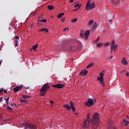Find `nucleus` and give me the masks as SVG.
Masks as SVG:
<instances>
[{
  "mask_svg": "<svg viewBox=\"0 0 129 129\" xmlns=\"http://www.w3.org/2000/svg\"><path fill=\"white\" fill-rule=\"evenodd\" d=\"M48 10H50V11H52V10H53V9H54V6H53L52 5L48 6Z\"/></svg>",
  "mask_w": 129,
  "mask_h": 129,
  "instance_id": "25",
  "label": "nucleus"
},
{
  "mask_svg": "<svg viewBox=\"0 0 129 129\" xmlns=\"http://www.w3.org/2000/svg\"><path fill=\"white\" fill-rule=\"evenodd\" d=\"M27 128H30V129H37V126L34 125L33 124L26 123L25 124L24 129H27Z\"/></svg>",
  "mask_w": 129,
  "mask_h": 129,
  "instance_id": "4",
  "label": "nucleus"
},
{
  "mask_svg": "<svg viewBox=\"0 0 129 129\" xmlns=\"http://www.w3.org/2000/svg\"><path fill=\"white\" fill-rule=\"evenodd\" d=\"M50 88H51L50 87L49 83L45 84L40 89V96H45V95H46V94L47 93V91L49 90Z\"/></svg>",
  "mask_w": 129,
  "mask_h": 129,
  "instance_id": "2",
  "label": "nucleus"
},
{
  "mask_svg": "<svg viewBox=\"0 0 129 129\" xmlns=\"http://www.w3.org/2000/svg\"><path fill=\"white\" fill-rule=\"evenodd\" d=\"M121 63H123L124 65H127V61L125 58L123 57L122 59Z\"/></svg>",
  "mask_w": 129,
  "mask_h": 129,
  "instance_id": "16",
  "label": "nucleus"
},
{
  "mask_svg": "<svg viewBox=\"0 0 129 129\" xmlns=\"http://www.w3.org/2000/svg\"><path fill=\"white\" fill-rule=\"evenodd\" d=\"M94 102V100L92 99H89L87 102H85V105L87 106H92L93 105V103Z\"/></svg>",
  "mask_w": 129,
  "mask_h": 129,
  "instance_id": "5",
  "label": "nucleus"
},
{
  "mask_svg": "<svg viewBox=\"0 0 129 129\" xmlns=\"http://www.w3.org/2000/svg\"><path fill=\"white\" fill-rule=\"evenodd\" d=\"M6 100V103L8 105L9 104V100H10V97H8L7 98L4 99Z\"/></svg>",
  "mask_w": 129,
  "mask_h": 129,
  "instance_id": "27",
  "label": "nucleus"
},
{
  "mask_svg": "<svg viewBox=\"0 0 129 129\" xmlns=\"http://www.w3.org/2000/svg\"><path fill=\"white\" fill-rule=\"evenodd\" d=\"M32 50H33V48L30 49V51H32Z\"/></svg>",
  "mask_w": 129,
  "mask_h": 129,
  "instance_id": "59",
  "label": "nucleus"
},
{
  "mask_svg": "<svg viewBox=\"0 0 129 129\" xmlns=\"http://www.w3.org/2000/svg\"><path fill=\"white\" fill-rule=\"evenodd\" d=\"M103 45V43H99L97 44V47H98L99 48H100V47H102Z\"/></svg>",
  "mask_w": 129,
  "mask_h": 129,
  "instance_id": "29",
  "label": "nucleus"
},
{
  "mask_svg": "<svg viewBox=\"0 0 129 129\" xmlns=\"http://www.w3.org/2000/svg\"><path fill=\"white\" fill-rule=\"evenodd\" d=\"M23 88V85H21L20 86H17L15 88H13V91L14 92L16 93L18 91H20Z\"/></svg>",
  "mask_w": 129,
  "mask_h": 129,
  "instance_id": "7",
  "label": "nucleus"
},
{
  "mask_svg": "<svg viewBox=\"0 0 129 129\" xmlns=\"http://www.w3.org/2000/svg\"><path fill=\"white\" fill-rule=\"evenodd\" d=\"M117 47H118V46L117 45V44H115L114 45H113L111 47V50L112 51V50H114V51H115V50H116V49H117Z\"/></svg>",
  "mask_w": 129,
  "mask_h": 129,
  "instance_id": "18",
  "label": "nucleus"
},
{
  "mask_svg": "<svg viewBox=\"0 0 129 129\" xmlns=\"http://www.w3.org/2000/svg\"><path fill=\"white\" fill-rule=\"evenodd\" d=\"M69 30V28H65L64 29H63V31L64 32H66L67 31H68Z\"/></svg>",
  "mask_w": 129,
  "mask_h": 129,
  "instance_id": "40",
  "label": "nucleus"
},
{
  "mask_svg": "<svg viewBox=\"0 0 129 129\" xmlns=\"http://www.w3.org/2000/svg\"><path fill=\"white\" fill-rule=\"evenodd\" d=\"M100 39V38L99 37H98L97 39H96L95 40V43H96L97 42H98V41H99V39Z\"/></svg>",
  "mask_w": 129,
  "mask_h": 129,
  "instance_id": "39",
  "label": "nucleus"
},
{
  "mask_svg": "<svg viewBox=\"0 0 129 129\" xmlns=\"http://www.w3.org/2000/svg\"><path fill=\"white\" fill-rule=\"evenodd\" d=\"M81 6L79 4H77L74 6V8H78V9H80Z\"/></svg>",
  "mask_w": 129,
  "mask_h": 129,
  "instance_id": "33",
  "label": "nucleus"
},
{
  "mask_svg": "<svg viewBox=\"0 0 129 129\" xmlns=\"http://www.w3.org/2000/svg\"><path fill=\"white\" fill-rule=\"evenodd\" d=\"M63 107H64V108H66L67 109H68V110H70L71 109V107H70L69 106V105H68V104H65L63 106Z\"/></svg>",
  "mask_w": 129,
  "mask_h": 129,
  "instance_id": "19",
  "label": "nucleus"
},
{
  "mask_svg": "<svg viewBox=\"0 0 129 129\" xmlns=\"http://www.w3.org/2000/svg\"><path fill=\"white\" fill-rule=\"evenodd\" d=\"M87 119L85 120L82 125L83 128H88V127H89V123L90 122V117L89 116V114L87 115Z\"/></svg>",
  "mask_w": 129,
  "mask_h": 129,
  "instance_id": "3",
  "label": "nucleus"
},
{
  "mask_svg": "<svg viewBox=\"0 0 129 129\" xmlns=\"http://www.w3.org/2000/svg\"><path fill=\"white\" fill-rule=\"evenodd\" d=\"M104 79L103 78H101L100 77H98L97 78V81L100 82V84L103 86V87H104L105 85H104V82H103Z\"/></svg>",
  "mask_w": 129,
  "mask_h": 129,
  "instance_id": "6",
  "label": "nucleus"
},
{
  "mask_svg": "<svg viewBox=\"0 0 129 129\" xmlns=\"http://www.w3.org/2000/svg\"><path fill=\"white\" fill-rule=\"evenodd\" d=\"M78 10H79V9H74L73 11H74L75 12H76V11H78Z\"/></svg>",
  "mask_w": 129,
  "mask_h": 129,
  "instance_id": "49",
  "label": "nucleus"
},
{
  "mask_svg": "<svg viewBox=\"0 0 129 129\" xmlns=\"http://www.w3.org/2000/svg\"><path fill=\"white\" fill-rule=\"evenodd\" d=\"M2 100H3V97H0V102H2Z\"/></svg>",
  "mask_w": 129,
  "mask_h": 129,
  "instance_id": "47",
  "label": "nucleus"
},
{
  "mask_svg": "<svg viewBox=\"0 0 129 129\" xmlns=\"http://www.w3.org/2000/svg\"><path fill=\"white\" fill-rule=\"evenodd\" d=\"M109 42H107L105 44V46H109Z\"/></svg>",
  "mask_w": 129,
  "mask_h": 129,
  "instance_id": "42",
  "label": "nucleus"
},
{
  "mask_svg": "<svg viewBox=\"0 0 129 129\" xmlns=\"http://www.w3.org/2000/svg\"><path fill=\"white\" fill-rule=\"evenodd\" d=\"M61 21L62 22V23H64L65 22V18H63L61 19Z\"/></svg>",
  "mask_w": 129,
  "mask_h": 129,
  "instance_id": "41",
  "label": "nucleus"
},
{
  "mask_svg": "<svg viewBox=\"0 0 129 129\" xmlns=\"http://www.w3.org/2000/svg\"><path fill=\"white\" fill-rule=\"evenodd\" d=\"M70 3H73V0H71Z\"/></svg>",
  "mask_w": 129,
  "mask_h": 129,
  "instance_id": "54",
  "label": "nucleus"
},
{
  "mask_svg": "<svg viewBox=\"0 0 129 129\" xmlns=\"http://www.w3.org/2000/svg\"><path fill=\"white\" fill-rule=\"evenodd\" d=\"M122 121L125 126H127V125H128V124H129L128 121H126V120H125V119H123Z\"/></svg>",
  "mask_w": 129,
  "mask_h": 129,
  "instance_id": "17",
  "label": "nucleus"
},
{
  "mask_svg": "<svg viewBox=\"0 0 129 129\" xmlns=\"http://www.w3.org/2000/svg\"><path fill=\"white\" fill-rule=\"evenodd\" d=\"M27 89H29V87L26 88Z\"/></svg>",
  "mask_w": 129,
  "mask_h": 129,
  "instance_id": "60",
  "label": "nucleus"
},
{
  "mask_svg": "<svg viewBox=\"0 0 129 129\" xmlns=\"http://www.w3.org/2000/svg\"><path fill=\"white\" fill-rule=\"evenodd\" d=\"M94 65V63L91 62L88 66H87V69L90 68V67H92Z\"/></svg>",
  "mask_w": 129,
  "mask_h": 129,
  "instance_id": "26",
  "label": "nucleus"
},
{
  "mask_svg": "<svg viewBox=\"0 0 129 129\" xmlns=\"http://www.w3.org/2000/svg\"><path fill=\"white\" fill-rule=\"evenodd\" d=\"M93 20H91L89 21V23H88V26H91V25H92L93 24Z\"/></svg>",
  "mask_w": 129,
  "mask_h": 129,
  "instance_id": "31",
  "label": "nucleus"
},
{
  "mask_svg": "<svg viewBox=\"0 0 129 129\" xmlns=\"http://www.w3.org/2000/svg\"><path fill=\"white\" fill-rule=\"evenodd\" d=\"M67 49L64 48V50H67ZM67 50H68V51H71V50H72V49H71V48L68 49Z\"/></svg>",
  "mask_w": 129,
  "mask_h": 129,
  "instance_id": "43",
  "label": "nucleus"
},
{
  "mask_svg": "<svg viewBox=\"0 0 129 129\" xmlns=\"http://www.w3.org/2000/svg\"><path fill=\"white\" fill-rule=\"evenodd\" d=\"M40 32H46V33H48V32H49V30L48 28H43L40 30Z\"/></svg>",
  "mask_w": 129,
  "mask_h": 129,
  "instance_id": "20",
  "label": "nucleus"
},
{
  "mask_svg": "<svg viewBox=\"0 0 129 129\" xmlns=\"http://www.w3.org/2000/svg\"><path fill=\"white\" fill-rule=\"evenodd\" d=\"M7 109L8 110H13V109L10 106V105L7 106Z\"/></svg>",
  "mask_w": 129,
  "mask_h": 129,
  "instance_id": "35",
  "label": "nucleus"
},
{
  "mask_svg": "<svg viewBox=\"0 0 129 129\" xmlns=\"http://www.w3.org/2000/svg\"><path fill=\"white\" fill-rule=\"evenodd\" d=\"M112 124H113V123L112 122V121L109 120L108 121V125H109V128L110 129H116V128L113 127V125H112Z\"/></svg>",
  "mask_w": 129,
  "mask_h": 129,
  "instance_id": "13",
  "label": "nucleus"
},
{
  "mask_svg": "<svg viewBox=\"0 0 129 129\" xmlns=\"http://www.w3.org/2000/svg\"><path fill=\"white\" fill-rule=\"evenodd\" d=\"M73 23H76L77 22V18H75L72 20Z\"/></svg>",
  "mask_w": 129,
  "mask_h": 129,
  "instance_id": "37",
  "label": "nucleus"
},
{
  "mask_svg": "<svg viewBox=\"0 0 129 129\" xmlns=\"http://www.w3.org/2000/svg\"><path fill=\"white\" fill-rule=\"evenodd\" d=\"M120 0H112L111 1V3L112 5H118V3H119Z\"/></svg>",
  "mask_w": 129,
  "mask_h": 129,
  "instance_id": "15",
  "label": "nucleus"
},
{
  "mask_svg": "<svg viewBox=\"0 0 129 129\" xmlns=\"http://www.w3.org/2000/svg\"><path fill=\"white\" fill-rule=\"evenodd\" d=\"M97 24H96V22H95L94 24H93V26H92V31H94V30H95V29H96V28H97Z\"/></svg>",
  "mask_w": 129,
  "mask_h": 129,
  "instance_id": "22",
  "label": "nucleus"
},
{
  "mask_svg": "<svg viewBox=\"0 0 129 129\" xmlns=\"http://www.w3.org/2000/svg\"><path fill=\"white\" fill-rule=\"evenodd\" d=\"M127 118H129L128 116H126Z\"/></svg>",
  "mask_w": 129,
  "mask_h": 129,
  "instance_id": "58",
  "label": "nucleus"
},
{
  "mask_svg": "<svg viewBox=\"0 0 129 129\" xmlns=\"http://www.w3.org/2000/svg\"><path fill=\"white\" fill-rule=\"evenodd\" d=\"M126 76H129V75H128V72H127V73H126Z\"/></svg>",
  "mask_w": 129,
  "mask_h": 129,
  "instance_id": "52",
  "label": "nucleus"
},
{
  "mask_svg": "<svg viewBox=\"0 0 129 129\" xmlns=\"http://www.w3.org/2000/svg\"><path fill=\"white\" fill-rule=\"evenodd\" d=\"M81 37H82L83 38H84V32H81L80 33Z\"/></svg>",
  "mask_w": 129,
  "mask_h": 129,
  "instance_id": "36",
  "label": "nucleus"
},
{
  "mask_svg": "<svg viewBox=\"0 0 129 129\" xmlns=\"http://www.w3.org/2000/svg\"><path fill=\"white\" fill-rule=\"evenodd\" d=\"M92 122V129H97L98 124L100 123L99 115L97 113H95L93 117Z\"/></svg>",
  "mask_w": 129,
  "mask_h": 129,
  "instance_id": "1",
  "label": "nucleus"
},
{
  "mask_svg": "<svg viewBox=\"0 0 129 129\" xmlns=\"http://www.w3.org/2000/svg\"><path fill=\"white\" fill-rule=\"evenodd\" d=\"M14 105H15V104L14 103H11V104H10V106H14Z\"/></svg>",
  "mask_w": 129,
  "mask_h": 129,
  "instance_id": "46",
  "label": "nucleus"
},
{
  "mask_svg": "<svg viewBox=\"0 0 129 129\" xmlns=\"http://www.w3.org/2000/svg\"><path fill=\"white\" fill-rule=\"evenodd\" d=\"M102 72L104 73V72H105V71L103 70Z\"/></svg>",
  "mask_w": 129,
  "mask_h": 129,
  "instance_id": "55",
  "label": "nucleus"
},
{
  "mask_svg": "<svg viewBox=\"0 0 129 129\" xmlns=\"http://www.w3.org/2000/svg\"><path fill=\"white\" fill-rule=\"evenodd\" d=\"M41 18V19H43V17H39V19Z\"/></svg>",
  "mask_w": 129,
  "mask_h": 129,
  "instance_id": "56",
  "label": "nucleus"
},
{
  "mask_svg": "<svg viewBox=\"0 0 129 129\" xmlns=\"http://www.w3.org/2000/svg\"><path fill=\"white\" fill-rule=\"evenodd\" d=\"M90 34V30L86 31L84 33V39H88V37L89 36V34Z\"/></svg>",
  "mask_w": 129,
  "mask_h": 129,
  "instance_id": "12",
  "label": "nucleus"
},
{
  "mask_svg": "<svg viewBox=\"0 0 129 129\" xmlns=\"http://www.w3.org/2000/svg\"><path fill=\"white\" fill-rule=\"evenodd\" d=\"M7 93V91L6 90H4V93Z\"/></svg>",
  "mask_w": 129,
  "mask_h": 129,
  "instance_id": "53",
  "label": "nucleus"
},
{
  "mask_svg": "<svg viewBox=\"0 0 129 129\" xmlns=\"http://www.w3.org/2000/svg\"><path fill=\"white\" fill-rule=\"evenodd\" d=\"M20 101H21V102H23V103H27V102H28V101L23 99H20Z\"/></svg>",
  "mask_w": 129,
  "mask_h": 129,
  "instance_id": "30",
  "label": "nucleus"
},
{
  "mask_svg": "<svg viewBox=\"0 0 129 129\" xmlns=\"http://www.w3.org/2000/svg\"><path fill=\"white\" fill-rule=\"evenodd\" d=\"M88 74V71L84 69L83 71H81V72L79 73V75L81 76H82V75H84V76H86Z\"/></svg>",
  "mask_w": 129,
  "mask_h": 129,
  "instance_id": "8",
  "label": "nucleus"
},
{
  "mask_svg": "<svg viewBox=\"0 0 129 129\" xmlns=\"http://www.w3.org/2000/svg\"><path fill=\"white\" fill-rule=\"evenodd\" d=\"M90 1L87 2V4L86 5V9L88 10V7L90 5Z\"/></svg>",
  "mask_w": 129,
  "mask_h": 129,
  "instance_id": "23",
  "label": "nucleus"
},
{
  "mask_svg": "<svg viewBox=\"0 0 129 129\" xmlns=\"http://www.w3.org/2000/svg\"><path fill=\"white\" fill-rule=\"evenodd\" d=\"M37 25L38 26H41L42 24H41V23L37 22Z\"/></svg>",
  "mask_w": 129,
  "mask_h": 129,
  "instance_id": "45",
  "label": "nucleus"
},
{
  "mask_svg": "<svg viewBox=\"0 0 129 129\" xmlns=\"http://www.w3.org/2000/svg\"><path fill=\"white\" fill-rule=\"evenodd\" d=\"M2 63H3V60H0V66L2 65Z\"/></svg>",
  "mask_w": 129,
  "mask_h": 129,
  "instance_id": "48",
  "label": "nucleus"
},
{
  "mask_svg": "<svg viewBox=\"0 0 129 129\" xmlns=\"http://www.w3.org/2000/svg\"><path fill=\"white\" fill-rule=\"evenodd\" d=\"M38 44H36L32 46L33 50H35L37 48H38Z\"/></svg>",
  "mask_w": 129,
  "mask_h": 129,
  "instance_id": "24",
  "label": "nucleus"
},
{
  "mask_svg": "<svg viewBox=\"0 0 129 129\" xmlns=\"http://www.w3.org/2000/svg\"><path fill=\"white\" fill-rule=\"evenodd\" d=\"M115 42H114V40H112L111 42V47H112L113 46H114V45H115Z\"/></svg>",
  "mask_w": 129,
  "mask_h": 129,
  "instance_id": "32",
  "label": "nucleus"
},
{
  "mask_svg": "<svg viewBox=\"0 0 129 129\" xmlns=\"http://www.w3.org/2000/svg\"><path fill=\"white\" fill-rule=\"evenodd\" d=\"M63 16H64V13H60L58 15L57 18H58V19H60V18H62V17H63Z\"/></svg>",
  "mask_w": 129,
  "mask_h": 129,
  "instance_id": "21",
  "label": "nucleus"
},
{
  "mask_svg": "<svg viewBox=\"0 0 129 129\" xmlns=\"http://www.w3.org/2000/svg\"><path fill=\"white\" fill-rule=\"evenodd\" d=\"M4 91V89H2L1 90H0V93H2V92H3Z\"/></svg>",
  "mask_w": 129,
  "mask_h": 129,
  "instance_id": "44",
  "label": "nucleus"
},
{
  "mask_svg": "<svg viewBox=\"0 0 129 129\" xmlns=\"http://www.w3.org/2000/svg\"><path fill=\"white\" fill-rule=\"evenodd\" d=\"M70 104L71 105V107L73 110V111H75V107H74V103L72 101L70 102Z\"/></svg>",
  "mask_w": 129,
  "mask_h": 129,
  "instance_id": "14",
  "label": "nucleus"
},
{
  "mask_svg": "<svg viewBox=\"0 0 129 129\" xmlns=\"http://www.w3.org/2000/svg\"><path fill=\"white\" fill-rule=\"evenodd\" d=\"M40 22H42L43 23H46L47 22V20L46 19H43V20H39Z\"/></svg>",
  "mask_w": 129,
  "mask_h": 129,
  "instance_id": "38",
  "label": "nucleus"
},
{
  "mask_svg": "<svg viewBox=\"0 0 129 129\" xmlns=\"http://www.w3.org/2000/svg\"><path fill=\"white\" fill-rule=\"evenodd\" d=\"M52 87L58 89L63 88V87H64V85L62 84H56L55 85H52Z\"/></svg>",
  "mask_w": 129,
  "mask_h": 129,
  "instance_id": "10",
  "label": "nucleus"
},
{
  "mask_svg": "<svg viewBox=\"0 0 129 129\" xmlns=\"http://www.w3.org/2000/svg\"><path fill=\"white\" fill-rule=\"evenodd\" d=\"M50 124H51V123H52V120L50 121Z\"/></svg>",
  "mask_w": 129,
  "mask_h": 129,
  "instance_id": "57",
  "label": "nucleus"
},
{
  "mask_svg": "<svg viewBox=\"0 0 129 129\" xmlns=\"http://www.w3.org/2000/svg\"><path fill=\"white\" fill-rule=\"evenodd\" d=\"M95 8V3L94 2H93L91 4H90V6H88V9H86V11H89L90 10H93V9H94Z\"/></svg>",
  "mask_w": 129,
  "mask_h": 129,
  "instance_id": "9",
  "label": "nucleus"
},
{
  "mask_svg": "<svg viewBox=\"0 0 129 129\" xmlns=\"http://www.w3.org/2000/svg\"><path fill=\"white\" fill-rule=\"evenodd\" d=\"M112 58V56H111V57H110V59H111Z\"/></svg>",
  "mask_w": 129,
  "mask_h": 129,
  "instance_id": "61",
  "label": "nucleus"
},
{
  "mask_svg": "<svg viewBox=\"0 0 129 129\" xmlns=\"http://www.w3.org/2000/svg\"><path fill=\"white\" fill-rule=\"evenodd\" d=\"M23 98L24 99H26V98H30V96H28L27 95H22Z\"/></svg>",
  "mask_w": 129,
  "mask_h": 129,
  "instance_id": "28",
  "label": "nucleus"
},
{
  "mask_svg": "<svg viewBox=\"0 0 129 129\" xmlns=\"http://www.w3.org/2000/svg\"><path fill=\"white\" fill-rule=\"evenodd\" d=\"M104 75V74H103V72H101L100 73V77H101L102 78H103V76Z\"/></svg>",
  "mask_w": 129,
  "mask_h": 129,
  "instance_id": "34",
  "label": "nucleus"
},
{
  "mask_svg": "<svg viewBox=\"0 0 129 129\" xmlns=\"http://www.w3.org/2000/svg\"><path fill=\"white\" fill-rule=\"evenodd\" d=\"M50 103H51L52 104H53V103H54V101H50Z\"/></svg>",
  "mask_w": 129,
  "mask_h": 129,
  "instance_id": "51",
  "label": "nucleus"
},
{
  "mask_svg": "<svg viewBox=\"0 0 129 129\" xmlns=\"http://www.w3.org/2000/svg\"><path fill=\"white\" fill-rule=\"evenodd\" d=\"M123 72H125V69L123 70V71H122V73H123Z\"/></svg>",
  "mask_w": 129,
  "mask_h": 129,
  "instance_id": "50",
  "label": "nucleus"
},
{
  "mask_svg": "<svg viewBox=\"0 0 129 129\" xmlns=\"http://www.w3.org/2000/svg\"><path fill=\"white\" fill-rule=\"evenodd\" d=\"M21 40H20V37L18 36L15 37V46L17 47L19 44V42Z\"/></svg>",
  "mask_w": 129,
  "mask_h": 129,
  "instance_id": "11",
  "label": "nucleus"
}]
</instances>
